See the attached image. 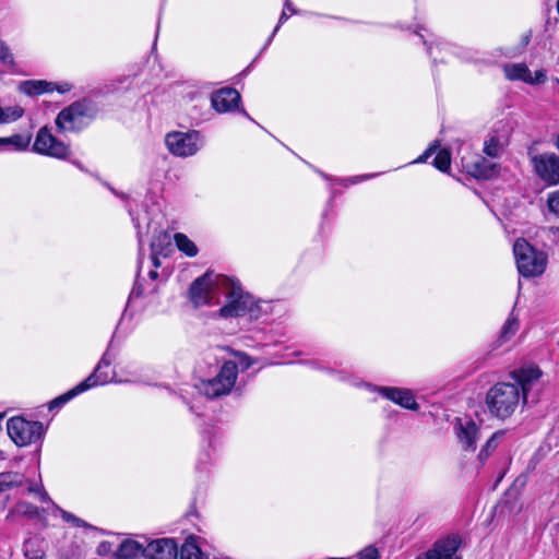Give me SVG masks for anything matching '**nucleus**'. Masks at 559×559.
Instances as JSON below:
<instances>
[{"label": "nucleus", "mask_w": 559, "mask_h": 559, "mask_svg": "<svg viewBox=\"0 0 559 559\" xmlns=\"http://www.w3.org/2000/svg\"><path fill=\"white\" fill-rule=\"evenodd\" d=\"M540 377L538 367L528 366L510 372L514 382H498L491 386L485 396V405L490 416L500 420L510 418L521 402H527L528 392Z\"/></svg>", "instance_id": "1"}, {"label": "nucleus", "mask_w": 559, "mask_h": 559, "mask_svg": "<svg viewBox=\"0 0 559 559\" xmlns=\"http://www.w3.org/2000/svg\"><path fill=\"white\" fill-rule=\"evenodd\" d=\"M213 273L207 271L195 278L189 288V297L194 307L209 305L212 299L214 287H225L228 289V302L219 309V316L223 318H235L246 314L251 310L252 297L245 294L240 284L227 276H217L216 282L212 278Z\"/></svg>", "instance_id": "2"}, {"label": "nucleus", "mask_w": 559, "mask_h": 559, "mask_svg": "<svg viewBox=\"0 0 559 559\" xmlns=\"http://www.w3.org/2000/svg\"><path fill=\"white\" fill-rule=\"evenodd\" d=\"M97 114V106L84 98L63 108L56 118V126L61 131H80L88 121L95 119Z\"/></svg>", "instance_id": "3"}, {"label": "nucleus", "mask_w": 559, "mask_h": 559, "mask_svg": "<svg viewBox=\"0 0 559 559\" xmlns=\"http://www.w3.org/2000/svg\"><path fill=\"white\" fill-rule=\"evenodd\" d=\"M513 253L519 273L524 277H536L545 272L547 257L537 251L525 239L519 238L513 245Z\"/></svg>", "instance_id": "4"}, {"label": "nucleus", "mask_w": 559, "mask_h": 559, "mask_svg": "<svg viewBox=\"0 0 559 559\" xmlns=\"http://www.w3.org/2000/svg\"><path fill=\"white\" fill-rule=\"evenodd\" d=\"M238 376V367L235 361H226L218 374L212 379L201 380L197 385L200 393L209 399L227 395L234 388Z\"/></svg>", "instance_id": "5"}, {"label": "nucleus", "mask_w": 559, "mask_h": 559, "mask_svg": "<svg viewBox=\"0 0 559 559\" xmlns=\"http://www.w3.org/2000/svg\"><path fill=\"white\" fill-rule=\"evenodd\" d=\"M7 431L10 439L17 447H27L40 441L46 433V428L40 421L26 420L22 416H14L8 420Z\"/></svg>", "instance_id": "6"}, {"label": "nucleus", "mask_w": 559, "mask_h": 559, "mask_svg": "<svg viewBox=\"0 0 559 559\" xmlns=\"http://www.w3.org/2000/svg\"><path fill=\"white\" fill-rule=\"evenodd\" d=\"M168 150L177 156L188 157L194 155L201 147L200 133L190 132H170L165 139Z\"/></svg>", "instance_id": "7"}, {"label": "nucleus", "mask_w": 559, "mask_h": 559, "mask_svg": "<svg viewBox=\"0 0 559 559\" xmlns=\"http://www.w3.org/2000/svg\"><path fill=\"white\" fill-rule=\"evenodd\" d=\"M33 150L38 154L55 158H66L70 153L69 146L52 135L47 127L38 130Z\"/></svg>", "instance_id": "8"}, {"label": "nucleus", "mask_w": 559, "mask_h": 559, "mask_svg": "<svg viewBox=\"0 0 559 559\" xmlns=\"http://www.w3.org/2000/svg\"><path fill=\"white\" fill-rule=\"evenodd\" d=\"M536 174L549 183L559 182V157L555 154H540L533 157Z\"/></svg>", "instance_id": "9"}, {"label": "nucleus", "mask_w": 559, "mask_h": 559, "mask_svg": "<svg viewBox=\"0 0 559 559\" xmlns=\"http://www.w3.org/2000/svg\"><path fill=\"white\" fill-rule=\"evenodd\" d=\"M454 430L459 442L467 451H475L479 427L471 418H456Z\"/></svg>", "instance_id": "10"}, {"label": "nucleus", "mask_w": 559, "mask_h": 559, "mask_svg": "<svg viewBox=\"0 0 559 559\" xmlns=\"http://www.w3.org/2000/svg\"><path fill=\"white\" fill-rule=\"evenodd\" d=\"M460 545L461 538L459 536H451L436 542L433 547L424 557L418 556L416 559H462L456 555Z\"/></svg>", "instance_id": "11"}, {"label": "nucleus", "mask_w": 559, "mask_h": 559, "mask_svg": "<svg viewBox=\"0 0 559 559\" xmlns=\"http://www.w3.org/2000/svg\"><path fill=\"white\" fill-rule=\"evenodd\" d=\"M146 559H178V546L171 538H159L146 543Z\"/></svg>", "instance_id": "12"}, {"label": "nucleus", "mask_w": 559, "mask_h": 559, "mask_svg": "<svg viewBox=\"0 0 559 559\" xmlns=\"http://www.w3.org/2000/svg\"><path fill=\"white\" fill-rule=\"evenodd\" d=\"M241 96L237 90L224 87L212 94V107L219 114L228 112L238 107Z\"/></svg>", "instance_id": "13"}, {"label": "nucleus", "mask_w": 559, "mask_h": 559, "mask_svg": "<svg viewBox=\"0 0 559 559\" xmlns=\"http://www.w3.org/2000/svg\"><path fill=\"white\" fill-rule=\"evenodd\" d=\"M380 392L382 393L383 396L401 405L404 408L417 409L418 407L413 393L407 389L381 388Z\"/></svg>", "instance_id": "14"}, {"label": "nucleus", "mask_w": 559, "mask_h": 559, "mask_svg": "<svg viewBox=\"0 0 559 559\" xmlns=\"http://www.w3.org/2000/svg\"><path fill=\"white\" fill-rule=\"evenodd\" d=\"M146 544L138 540L127 539L120 544L115 552L117 559H136L145 558Z\"/></svg>", "instance_id": "15"}, {"label": "nucleus", "mask_w": 559, "mask_h": 559, "mask_svg": "<svg viewBox=\"0 0 559 559\" xmlns=\"http://www.w3.org/2000/svg\"><path fill=\"white\" fill-rule=\"evenodd\" d=\"M467 171L478 179H489L497 175L498 166L484 157H478L474 163L465 166Z\"/></svg>", "instance_id": "16"}, {"label": "nucleus", "mask_w": 559, "mask_h": 559, "mask_svg": "<svg viewBox=\"0 0 559 559\" xmlns=\"http://www.w3.org/2000/svg\"><path fill=\"white\" fill-rule=\"evenodd\" d=\"M32 140L31 133H15L10 136L0 138V152L25 151Z\"/></svg>", "instance_id": "17"}, {"label": "nucleus", "mask_w": 559, "mask_h": 559, "mask_svg": "<svg viewBox=\"0 0 559 559\" xmlns=\"http://www.w3.org/2000/svg\"><path fill=\"white\" fill-rule=\"evenodd\" d=\"M96 376L97 374H90L84 381H82L81 383L75 385L73 389H71L67 393L60 395L59 397L55 399L51 404L56 405V406L63 405L64 403L69 402L71 399H73L74 396L95 386V383L97 382Z\"/></svg>", "instance_id": "18"}, {"label": "nucleus", "mask_w": 559, "mask_h": 559, "mask_svg": "<svg viewBox=\"0 0 559 559\" xmlns=\"http://www.w3.org/2000/svg\"><path fill=\"white\" fill-rule=\"evenodd\" d=\"M20 91L34 96L53 91L52 83L47 81H24L20 84Z\"/></svg>", "instance_id": "19"}, {"label": "nucleus", "mask_w": 559, "mask_h": 559, "mask_svg": "<svg viewBox=\"0 0 559 559\" xmlns=\"http://www.w3.org/2000/svg\"><path fill=\"white\" fill-rule=\"evenodd\" d=\"M506 76L511 80H520L525 83L531 81V71L525 63L507 64L503 68Z\"/></svg>", "instance_id": "20"}, {"label": "nucleus", "mask_w": 559, "mask_h": 559, "mask_svg": "<svg viewBox=\"0 0 559 559\" xmlns=\"http://www.w3.org/2000/svg\"><path fill=\"white\" fill-rule=\"evenodd\" d=\"M44 540L39 536H32L23 544V551L26 559L44 557Z\"/></svg>", "instance_id": "21"}, {"label": "nucleus", "mask_w": 559, "mask_h": 559, "mask_svg": "<svg viewBox=\"0 0 559 559\" xmlns=\"http://www.w3.org/2000/svg\"><path fill=\"white\" fill-rule=\"evenodd\" d=\"M179 559H205L194 537H189L178 550Z\"/></svg>", "instance_id": "22"}, {"label": "nucleus", "mask_w": 559, "mask_h": 559, "mask_svg": "<svg viewBox=\"0 0 559 559\" xmlns=\"http://www.w3.org/2000/svg\"><path fill=\"white\" fill-rule=\"evenodd\" d=\"M23 480V475L15 472L0 473V492L22 486Z\"/></svg>", "instance_id": "23"}, {"label": "nucleus", "mask_w": 559, "mask_h": 559, "mask_svg": "<svg viewBox=\"0 0 559 559\" xmlns=\"http://www.w3.org/2000/svg\"><path fill=\"white\" fill-rule=\"evenodd\" d=\"M177 248L188 257H195L199 252L195 243L182 233H177L174 236Z\"/></svg>", "instance_id": "24"}, {"label": "nucleus", "mask_w": 559, "mask_h": 559, "mask_svg": "<svg viewBox=\"0 0 559 559\" xmlns=\"http://www.w3.org/2000/svg\"><path fill=\"white\" fill-rule=\"evenodd\" d=\"M519 328H520L519 319L512 312L501 329V332L499 335V341L508 342L518 332Z\"/></svg>", "instance_id": "25"}, {"label": "nucleus", "mask_w": 559, "mask_h": 559, "mask_svg": "<svg viewBox=\"0 0 559 559\" xmlns=\"http://www.w3.org/2000/svg\"><path fill=\"white\" fill-rule=\"evenodd\" d=\"M504 436L503 430L496 431L492 436L487 440L486 444L481 448L478 460L480 462H485L490 453L498 447L499 441Z\"/></svg>", "instance_id": "26"}, {"label": "nucleus", "mask_w": 559, "mask_h": 559, "mask_svg": "<svg viewBox=\"0 0 559 559\" xmlns=\"http://www.w3.org/2000/svg\"><path fill=\"white\" fill-rule=\"evenodd\" d=\"M502 151V145L497 135L489 136L484 143V153L489 157H498Z\"/></svg>", "instance_id": "27"}, {"label": "nucleus", "mask_w": 559, "mask_h": 559, "mask_svg": "<svg viewBox=\"0 0 559 559\" xmlns=\"http://www.w3.org/2000/svg\"><path fill=\"white\" fill-rule=\"evenodd\" d=\"M24 114L20 106H10L2 108L1 123H9L20 119Z\"/></svg>", "instance_id": "28"}, {"label": "nucleus", "mask_w": 559, "mask_h": 559, "mask_svg": "<svg viewBox=\"0 0 559 559\" xmlns=\"http://www.w3.org/2000/svg\"><path fill=\"white\" fill-rule=\"evenodd\" d=\"M433 166L441 171H448L451 166L450 152L444 148L440 150L433 159Z\"/></svg>", "instance_id": "29"}, {"label": "nucleus", "mask_w": 559, "mask_h": 559, "mask_svg": "<svg viewBox=\"0 0 559 559\" xmlns=\"http://www.w3.org/2000/svg\"><path fill=\"white\" fill-rule=\"evenodd\" d=\"M110 360L107 358V355L105 354L100 361L98 362L97 367L95 368L94 372L92 374H97L96 379L97 382L95 383V386L98 384H105L109 381V377L107 373H103L102 369L103 367H109Z\"/></svg>", "instance_id": "30"}, {"label": "nucleus", "mask_w": 559, "mask_h": 559, "mask_svg": "<svg viewBox=\"0 0 559 559\" xmlns=\"http://www.w3.org/2000/svg\"><path fill=\"white\" fill-rule=\"evenodd\" d=\"M0 61L7 66H14L13 55L5 41L0 39Z\"/></svg>", "instance_id": "31"}, {"label": "nucleus", "mask_w": 559, "mask_h": 559, "mask_svg": "<svg viewBox=\"0 0 559 559\" xmlns=\"http://www.w3.org/2000/svg\"><path fill=\"white\" fill-rule=\"evenodd\" d=\"M547 204L549 211L559 217V190L548 195Z\"/></svg>", "instance_id": "32"}, {"label": "nucleus", "mask_w": 559, "mask_h": 559, "mask_svg": "<svg viewBox=\"0 0 559 559\" xmlns=\"http://www.w3.org/2000/svg\"><path fill=\"white\" fill-rule=\"evenodd\" d=\"M61 516L66 522L72 523L74 526L90 527V525L85 521H83L82 519H79L78 516H75L74 514H72L70 512L62 511Z\"/></svg>", "instance_id": "33"}, {"label": "nucleus", "mask_w": 559, "mask_h": 559, "mask_svg": "<svg viewBox=\"0 0 559 559\" xmlns=\"http://www.w3.org/2000/svg\"><path fill=\"white\" fill-rule=\"evenodd\" d=\"M358 559H378L379 551L374 546H367L357 555Z\"/></svg>", "instance_id": "34"}, {"label": "nucleus", "mask_w": 559, "mask_h": 559, "mask_svg": "<svg viewBox=\"0 0 559 559\" xmlns=\"http://www.w3.org/2000/svg\"><path fill=\"white\" fill-rule=\"evenodd\" d=\"M439 147V142L435 141L429 145V147L420 155L415 163H423L426 162Z\"/></svg>", "instance_id": "35"}, {"label": "nucleus", "mask_w": 559, "mask_h": 559, "mask_svg": "<svg viewBox=\"0 0 559 559\" xmlns=\"http://www.w3.org/2000/svg\"><path fill=\"white\" fill-rule=\"evenodd\" d=\"M546 80V72L544 70H537L534 73V76L531 74V81L527 83L535 84V83H543Z\"/></svg>", "instance_id": "36"}, {"label": "nucleus", "mask_w": 559, "mask_h": 559, "mask_svg": "<svg viewBox=\"0 0 559 559\" xmlns=\"http://www.w3.org/2000/svg\"><path fill=\"white\" fill-rule=\"evenodd\" d=\"M238 357L240 359V365L242 366L243 370L249 369L252 366L253 361L247 354L240 353L238 354Z\"/></svg>", "instance_id": "37"}, {"label": "nucleus", "mask_w": 559, "mask_h": 559, "mask_svg": "<svg viewBox=\"0 0 559 559\" xmlns=\"http://www.w3.org/2000/svg\"><path fill=\"white\" fill-rule=\"evenodd\" d=\"M53 91H58L61 94L68 93L71 90V84L69 83H62V84H55L52 83Z\"/></svg>", "instance_id": "38"}, {"label": "nucleus", "mask_w": 559, "mask_h": 559, "mask_svg": "<svg viewBox=\"0 0 559 559\" xmlns=\"http://www.w3.org/2000/svg\"><path fill=\"white\" fill-rule=\"evenodd\" d=\"M151 247H152V263H153L154 267L157 269V267L160 266V262H159V259L157 257L156 245L153 242L151 245Z\"/></svg>", "instance_id": "39"}, {"label": "nucleus", "mask_w": 559, "mask_h": 559, "mask_svg": "<svg viewBox=\"0 0 559 559\" xmlns=\"http://www.w3.org/2000/svg\"><path fill=\"white\" fill-rule=\"evenodd\" d=\"M287 19H288V15H287V13H286V10L284 9V10H283V12H282V14H281V16H280L278 24H277V26L274 28V32H273L272 36H273L277 31H278L280 25H281L282 23H284Z\"/></svg>", "instance_id": "40"}, {"label": "nucleus", "mask_w": 559, "mask_h": 559, "mask_svg": "<svg viewBox=\"0 0 559 559\" xmlns=\"http://www.w3.org/2000/svg\"><path fill=\"white\" fill-rule=\"evenodd\" d=\"M143 294H144V290H143L142 286L139 284H135V286L133 287V289L131 292V295L135 296V297H141Z\"/></svg>", "instance_id": "41"}, {"label": "nucleus", "mask_w": 559, "mask_h": 559, "mask_svg": "<svg viewBox=\"0 0 559 559\" xmlns=\"http://www.w3.org/2000/svg\"><path fill=\"white\" fill-rule=\"evenodd\" d=\"M531 37H532V32H527L525 33L523 36H522V46L523 47H526L531 40Z\"/></svg>", "instance_id": "42"}, {"label": "nucleus", "mask_w": 559, "mask_h": 559, "mask_svg": "<svg viewBox=\"0 0 559 559\" xmlns=\"http://www.w3.org/2000/svg\"><path fill=\"white\" fill-rule=\"evenodd\" d=\"M148 276H150V278H152L154 281L158 277V273L156 270H152V271H150Z\"/></svg>", "instance_id": "43"}, {"label": "nucleus", "mask_w": 559, "mask_h": 559, "mask_svg": "<svg viewBox=\"0 0 559 559\" xmlns=\"http://www.w3.org/2000/svg\"><path fill=\"white\" fill-rule=\"evenodd\" d=\"M285 9L290 10L293 13L296 11L292 8L289 0H285Z\"/></svg>", "instance_id": "44"}, {"label": "nucleus", "mask_w": 559, "mask_h": 559, "mask_svg": "<svg viewBox=\"0 0 559 559\" xmlns=\"http://www.w3.org/2000/svg\"><path fill=\"white\" fill-rule=\"evenodd\" d=\"M41 499H43L44 501H46V500L48 499V496H47V493H46V492L41 493Z\"/></svg>", "instance_id": "45"}, {"label": "nucleus", "mask_w": 559, "mask_h": 559, "mask_svg": "<svg viewBox=\"0 0 559 559\" xmlns=\"http://www.w3.org/2000/svg\"><path fill=\"white\" fill-rule=\"evenodd\" d=\"M3 417H4V415H3V414H0V420H1Z\"/></svg>", "instance_id": "46"}]
</instances>
